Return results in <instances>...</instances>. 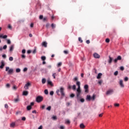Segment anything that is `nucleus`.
Listing matches in <instances>:
<instances>
[{"mask_svg":"<svg viewBox=\"0 0 129 129\" xmlns=\"http://www.w3.org/2000/svg\"><path fill=\"white\" fill-rule=\"evenodd\" d=\"M5 71L8 72V74H10V75L13 74V73H14V69H10V67H7L6 68Z\"/></svg>","mask_w":129,"mask_h":129,"instance_id":"1","label":"nucleus"},{"mask_svg":"<svg viewBox=\"0 0 129 129\" xmlns=\"http://www.w3.org/2000/svg\"><path fill=\"white\" fill-rule=\"evenodd\" d=\"M43 98L41 96H38L36 97V102H42L43 101Z\"/></svg>","mask_w":129,"mask_h":129,"instance_id":"2","label":"nucleus"},{"mask_svg":"<svg viewBox=\"0 0 129 129\" xmlns=\"http://www.w3.org/2000/svg\"><path fill=\"white\" fill-rule=\"evenodd\" d=\"M80 94H81V89H77V97L78 98L79 96H80Z\"/></svg>","mask_w":129,"mask_h":129,"instance_id":"3","label":"nucleus"},{"mask_svg":"<svg viewBox=\"0 0 129 129\" xmlns=\"http://www.w3.org/2000/svg\"><path fill=\"white\" fill-rule=\"evenodd\" d=\"M60 92L61 93V95L62 97L65 96V93H64V88L61 87L60 89Z\"/></svg>","mask_w":129,"mask_h":129,"instance_id":"4","label":"nucleus"},{"mask_svg":"<svg viewBox=\"0 0 129 129\" xmlns=\"http://www.w3.org/2000/svg\"><path fill=\"white\" fill-rule=\"evenodd\" d=\"M84 88L85 89V92L86 93H88V92H89V90H88V88H89L88 85H85L84 86Z\"/></svg>","mask_w":129,"mask_h":129,"instance_id":"5","label":"nucleus"},{"mask_svg":"<svg viewBox=\"0 0 129 129\" xmlns=\"http://www.w3.org/2000/svg\"><path fill=\"white\" fill-rule=\"evenodd\" d=\"M93 56L96 58V59H99V58H100V55L96 53V52H95L93 54Z\"/></svg>","mask_w":129,"mask_h":129,"instance_id":"6","label":"nucleus"},{"mask_svg":"<svg viewBox=\"0 0 129 129\" xmlns=\"http://www.w3.org/2000/svg\"><path fill=\"white\" fill-rule=\"evenodd\" d=\"M112 93H113V90L110 89L106 92V95H109V94H112Z\"/></svg>","mask_w":129,"mask_h":129,"instance_id":"7","label":"nucleus"},{"mask_svg":"<svg viewBox=\"0 0 129 129\" xmlns=\"http://www.w3.org/2000/svg\"><path fill=\"white\" fill-rule=\"evenodd\" d=\"M119 60H121V56L120 55H118L116 58H115L114 60V63H117V61Z\"/></svg>","mask_w":129,"mask_h":129,"instance_id":"8","label":"nucleus"},{"mask_svg":"<svg viewBox=\"0 0 129 129\" xmlns=\"http://www.w3.org/2000/svg\"><path fill=\"white\" fill-rule=\"evenodd\" d=\"M119 84L122 88H123L124 87V85H123V81L122 80H120L119 82Z\"/></svg>","mask_w":129,"mask_h":129,"instance_id":"9","label":"nucleus"},{"mask_svg":"<svg viewBox=\"0 0 129 129\" xmlns=\"http://www.w3.org/2000/svg\"><path fill=\"white\" fill-rule=\"evenodd\" d=\"M30 86H31V83H27L24 86V88L25 89L27 90V89H29V88L30 87Z\"/></svg>","mask_w":129,"mask_h":129,"instance_id":"10","label":"nucleus"},{"mask_svg":"<svg viewBox=\"0 0 129 129\" xmlns=\"http://www.w3.org/2000/svg\"><path fill=\"white\" fill-rule=\"evenodd\" d=\"M0 38L1 39H7V38H8V35H4V34H0Z\"/></svg>","mask_w":129,"mask_h":129,"instance_id":"11","label":"nucleus"},{"mask_svg":"<svg viewBox=\"0 0 129 129\" xmlns=\"http://www.w3.org/2000/svg\"><path fill=\"white\" fill-rule=\"evenodd\" d=\"M47 45H48V43L46 41H44L42 43V46L45 48H47Z\"/></svg>","mask_w":129,"mask_h":129,"instance_id":"12","label":"nucleus"},{"mask_svg":"<svg viewBox=\"0 0 129 129\" xmlns=\"http://www.w3.org/2000/svg\"><path fill=\"white\" fill-rule=\"evenodd\" d=\"M29 94V92L28 91H24L23 92V95H24L25 96H27Z\"/></svg>","mask_w":129,"mask_h":129,"instance_id":"13","label":"nucleus"},{"mask_svg":"<svg viewBox=\"0 0 129 129\" xmlns=\"http://www.w3.org/2000/svg\"><path fill=\"white\" fill-rule=\"evenodd\" d=\"M86 100L90 101L91 100V96L90 95H87L86 98Z\"/></svg>","mask_w":129,"mask_h":129,"instance_id":"14","label":"nucleus"},{"mask_svg":"<svg viewBox=\"0 0 129 129\" xmlns=\"http://www.w3.org/2000/svg\"><path fill=\"white\" fill-rule=\"evenodd\" d=\"M15 126H16V123L12 122L10 124V127L14 128Z\"/></svg>","mask_w":129,"mask_h":129,"instance_id":"15","label":"nucleus"},{"mask_svg":"<svg viewBox=\"0 0 129 129\" xmlns=\"http://www.w3.org/2000/svg\"><path fill=\"white\" fill-rule=\"evenodd\" d=\"M112 62V58L110 56H109V60L108 63L109 64H111V62Z\"/></svg>","mask_w":129,"mask_h":129,"instance_id":"16","label":"nucleus"},{"mask_svg":"<svg viewBox=\"0 0 129 129\" xmlns=\"http://www.w3.org/2000/svg\"><path fill=\"white\" fill-rule=\"evenodd\" d=\"M101 76H102V74L101 73H99L98 74V76L97 77V79H100V78H101Z\"/></svg>","mask_w":129,"mask_h":129,"instance_id":"17","label":"nucleus"},{"mask_svg":"<svg viewBox=\"0 0 129 129\" xmlns=\"http://www.w3.org/2000/svg\"><path fill=\"white\" fill-rule=\"evenodd\" d=\"M71 123V121H70V120L69 119L66 120L65 121L66 124H70Z\"/></svg>","mask_w":129,"mask_h":129,"instance_id":"18","label":"nucleus"},{"mask_svg":"<svg viewBox=\"0 0 129 129\" xmlns=\"http://www.w3.org/2000/svg\"><path fill=\"white\" fill-rule=\"evenodd\" d=\"M4 67H5V63H4V61H2L1 66H0V68H1V69H3V68H4Z\"/></svg>","mask_w":129,"mask_h":129,"instance_id":"19","label":"nucleus"},{"mask_svg":"<svg viewBox=\"0 0 129 129\" xmlns=\"http://www.w3.org/2000/svg\"><path fill=\"white\" fill-rule=\"evenodd\" d=\"M13 51H14V45H12L10 48V51L13 52Z\"/></svg>","mask_w":129,"mask_h":129,"instance_id":"20","label":"nucleus"},{"mask_svg":"<svg viewBox=\"0 0 129 129\" xmlns=\"http://www.w3.org/2000/svg\"><path fill=\"white\" fill-rule=\"evenodd\" d=\"M76 85L78 86V89H80V82L77 81Z\"/></svg>","mask_w":129,"mask_h":129,"instance_id":"21","label":"nucleus"},{"mask_svg":"<svg viewBox=\"0 0 129 129\" xmlns=\"http://www.w3.org/2000/svg\"><path fill=\"white\" fill-rule=\"evenodd\" d=\"M80 126L81 128H85V125H84V124H83V123H81L80 125Z\"/></svg>","mask_w":129,"mask_h":129,"instance_id":"22","label":"nucleus"},{"mask_svg":"<svg viewBox=\"0 0 129 129\" xmlns=\"http://www.w3.org/2000/svg\"><path fill=\"white\" fill-rule=\"evenodd\" d=\"M27 110H31V109H32V106L31 105L27 106Z\"/></svg>","mask_w":129,"mask_h":129,"instance_id":"23","label":"nucleus"},{"mask_svg":"<svg viewBox=\"0 0 129 129\" xmlns=\"http://www.w3.org/2000/svg\"><path fill=\"white\" fill-rule=\"evenodd\" d=\"M42 84H45L46 83V79H42Z\"/></svg>","mask_w":129,"mask_h":129,"instance_id":"24","label":"nucleus"},{"mask_svg":"<svg viewBox=\"0 0 129 129\" xmlns=\"http://www.w3.org/2000/svg\"><path fill=\"white\" fill-rule=\"evenodd\" d=\"M47 83L49 85H53L52 84V82L49 80H47Z\"/></svg>","mask_w":129,"mask_h":129,"instance_id":"25","label":"nucleus"},{"mask_svg":"<svg viewBox=\"0 0 129 129\" xmlns=\"http://www.w3.org/2000/svg\"><path fill=\"white\" fill-rule=\"evenodd\" d=\"M72 88L73 90H76V85H74L72 87Z\"/></svg>","mask_w":129,"mask_h":129,"instance_id":"26","label":"nucleus"},{"mask_svg":"<svg viewBox=\"0 0 129 129\" xmlns=\"http://www.w3.org/2000/svg\"><path fill=\"white\" fill-rule=\"evenodd\" d=\"M114 75L115 76H117L118 75V71H116V72H114Z\"/></svg>","mask_w":129,"mask_h":129,"instance_id":"27","label":"nucleus"},{"mask_svg":"<svg viewBox=\"0 0 129 129\" xmlns=\"http://www.w3.org/2000/svg\"><path fill=\"white\" fill-rule=\"evenodd\" d=\"M41 59L42 60V61H45V60H46V56H41Z\"/></svg>","mask_w":129,"mask_h":129,"instance_id":"28","label":"nucleus"},{"mask_svg":"<svg viewBox=\"0 0 129 129\" xmlns=\"http://www.w3.org/2000/svg\"><path fill=\"white\" fill-rule=\"evenodd\" d=\"M16 73H20V72H21V69H17L16 70Z\"/></svg>","mask_w":129,"mask_h":129,"instance_id":"29","label":"nucleus"},{"mask_svg":"<svg viewBox=\"0 0 129 129\" xmlns=\"http://www.w3.org/2000/svg\"><path fill=\"white\" fill-rule=\"evenodd\" d=\"M102 82H103V81L102 80H101L98 82V84H99V85H101Z\"/></svg>","mask_w":129,"mask_h":129,"instance_id":"30","label":"nucleus"},{"mask_svg":"<svg viewBox=\"0 0 129 129\" xmlns=\"http://www.w3.org/2000/svg\"><path fill=\"white\" fill-rule=\"evenodd\" d=\"M79 42H80V43H83V40H82L81 37H79Z\"/></svg>","mask_w":129,"mask_h":129,"instance_id":"31","label":"nucleus"},{"mask_svg":"<svg viewBox=\"0 0 129 129\" xmlns=\"http://www.w3.org/2000/svg\"><path fill=\"white\" fill-rule=\"evenodd\" d=\"M44 93H45V94L47 95L49 93V92H48V90H47V89L45 90Z\"/></svg>","mask_w":129,"mask_h":129,"instance_id":"32","label":"nucleus"},{"mask_svg":"<svg viewBox=\"0 0 129 129\" xmlns=\"http://www.w3.org/2000/svg\"><path fill=\"white\" fill-rule=\"evenodd\" d=\"M9 60L10 61H14V57H13L12 56L10 57Z\"/></svg>","mask_w":129,"mask_h":129,"instance_id":"33","label":"nucleus"},{"mask_svg":"<svg viewBox=\"0 0 129 129\" xmlns=\"http://www.w3.org/2000/svg\"><path fill=\"white\" fill-rule=\"evenodd\" d=\"M14 101H15V102H18V101H19V98H17L16 99H14Z\"/></svg>","mask_w":129,"mask_h":129,"instance_id":"34","label":"nucleus"},{"mask_svg":"<svg viewBox=\"0 0 129 129\" xmlns=\"http://www.w3.org/2000/svg\"><path fill=\"white\" fill-rule=\"evenodd\" d=\"M80 101H81V102H84V101H85V100L84 98H81L80 99Z\"/></svg>","mask_w":129,"mask_h":129,"instance_id":"35","label":"nucleus"},{"mask_svg":"<svg viewBox=\"0 0 129 129\" xmlns=\"http://www.w3.org/2000/svg\"><path fill=\"white\" fill-rule=\"evenodd\" d=\"M51 27L52 28V29H55V28L56 27V26L54 24L52 23L51 24Z\"/></svg>","mask_w":129,"mask_h":129,"instance_id":"36","label":"nucleus"},{"mask_svg":"<svg viewBox=\"0 0 129 129\" xmlns=\"http://www.w3.org/2000/svg\"><path fill=\"white\" fill-rule=\"evenodd\" d=\"M47 110H48L49 111H50V110H51V106H49L47 108H46Z\"/></svg>","mask_w":129,"mask_h":129,"instance_id":"37","label":"nucleus"},{"mask_svg":"<svg viewBox=\"0 0 129 129\" xmlns=\"http://www.w3.org/2000/svg\"><path fill=\"white\" fill-rule=\"evenodd\" d=\"M124 80L125 82L128 81V78H127V77H125L124 79Z\"/></svg>","mask_w":129,"mask_h":129,"instance_id":"38","label":"nucleus"},{"mask_svg":"<svg viewBox=\"0 0 129 129\" xmlns=\"http://www.w3.org/2000/svg\"><path fill=\"white\" fill-rule=\"evenodd\" d=\"M13 89H14V90H17V89H18V87H17V86L14 85L13 86Z\"/></svg>","mask_w":129,"mask_h":129,"instance_id":"39","label":"nucleus"},{"mask_svg":"<svg viewBox=\"0 0 129 129\" xmlns=\"http://www.w3.org/2000/svg\"><path fill=\"white\" fill-rule=\"evenodd\" d=\"M59 92H60V90H57L56 93L57 94V95L60 96V94H59Z\"/></svg>","mask_w":129,"mask_h":129,"instance_id":"40","label":"nucleus"},{"mask_svg":"<svg viewBox=\"0 0 129 129\" xmlns=\"http://www.w3.org/2000/svg\"><path fill=\"white\" fill-rule=\"evenodd\" d=\"M110 40L109 38H106L105 40L106 43H109Z\"/></svg>","mask_w":129,"mask_h":129,"instance_id":"41","label":"nucleus"},{"mask_svg":"<svg viewBox=\"0 0 129 129\" xmlns=\"http://www.w3.org/2000/svg\"><path fill=\"white\" fill-rule=\"evenodd\" d=\"M114 106L118 107V106H119V104H118V103H115V104H114Z\"/></svg>","mask_w":129,"mask_h":129,"instance_id":"42","label":"nucleus"},{"mask_svg":"<svg viewBox=\"0 0 129 129\" xmlns=\"http://www.w3.org/2000/svg\"><path fill=\"white\" fill-rule=\"evenodd\" d=\"M72 88V87H71V85H70V84H69L68 86V89H71Z\"/></svg>","mask_w":129,"mask_h":129,"instance_id":"43","label":"nucleus"},{"mask_svg":"<svg viewBox=\"0 0 129 129\" xmlns=\"http://www.w3.org/2000/svg\"><path fill=\"white\" fill-rule=\"evenodd\" d=\"M54 95V92L53 91H51L50 92V95L53 96Z\"/></svg>","mask_w":129,"mask_h":129,"instance_id":"44","label":"nucleus"},{"mask_svg":"<svg viewBox=\"0 0 129 129\" xmlns=\"http://www.w3.org/2000/svg\"><path fill=\"white\" fill-rule=\"evenodd\" d=\"M7 48H8V46L7 45H5L4 46H3V49L4 50H6V49H7Z\"/></svg>","mask_w":129,"mask_h":129,"instance_id":"45","label":"nucleus"},{"mask_svg":"<svg viewBox=\"0 0 129 129\" xmlns=\"http://www.w3.org/2000/svg\"><path fill=\"white\" fill-rule=\"evenodd\" d=\"M74 96H75V95L74 94H72L70 95V97H71L72 98H73Z\"/></svg>","mask_w":129,"mask_h":129,"instance_id":"46","label":"nucleus"},{"mask_svg":"<svg viewBox=\"0 0 129 129\" xmlns=\"http://www.w3.org/2000/svg\"><path fill=\"white\" fill-rule=\"evenodd\" d=\"M62 65V62H60L57 64V67H60Z\"/></svg>","mask_w":129,"mask_h":129,"instance_id":"47","label":"nucleus"},{"mask_svg":"<svg viewBox=\"0 0 129 129\" xmlns=\"http://www.w3.org/2000/svg\"><path fill=\"white\" fill-rule=\"evenodd\" d=\"M26 71H28V68H25L23 69V72H26Z\"/></svg>","mask_w":129,"mask_h":129,"instance_id":"48","label":"nucleus"},{"mask_svg":"<svg viewBox=\"0 0 129 129\" xmlns=\"http://www.w3.org/2000/svg\"><path fill=\"white\" fill-rule=\"evenodd\" d=\"M120 70H121V71H123L124 70V68L123 67H120Z\"/></svg>","mask_w":129,"mask_h":129,"instance_id":"49","label":"nucleus"},{"mask_svg":"<svg viewBox=\"0 0 129 129\" xmlns=\"http://www.w3.org/2000/svg\"><path fill=\"white\" fill-rule=\"evenodd\" d=\"M21 57H22V59H25L26 58V55H25L24 54H22L21 55Z\"/></svg>","mask_w":129,"mask_h":129,"instance_id":"50","label":"nucleus"},{"mask_svg":"<svg viewBox=\"0 0 129 129\" xmlns=\"http://www.w3.org/2000/svg\"><path fill=\"white\" fill-rule=\"evenodd\" d=\"M52 77H53L54 79H55L56 78V73L53 74Z\"/></svg>","mask_w":129,"mask_h":129,"instance_id":"51","label":"nucleus"},{"mask_svg":"<svg viewBox=\"0 0 129 129\" xmlns=\"http://www.w3.org/2000/svg\"><path fill=\"white\" fill-rule=\"evenodd\" d=\"M77 80H78V78H77V77H76L74 79V81H77Z\"/></svg>","mask_w":129,"mask_h":129,"instance_id":"52","label":"nucleus"},{"mask_svg":"<svg viewBox=\"0 0 129 129\" xmlns=\"http://www.w3.org/2000/svg\"><path fill=\"white\" fill-rule=\"evenodd\" d=\"M12 25H8V29H10V30H12Z\"/></svg>","mask_w":129,"mask_h":129,"instance_id":"53","label":"nucleus"},{"mask_svg":"<svg viewBox=\"0 0 129 129\" xmlns=\"http://www.w3.org/2000/svg\"><path fill=\"white\" fill-rule=\"evenodd\" d=\"M2 57H3V58H4V59H6V58H7V55H6V54H3V55H2Z\"/></svg>","mask_w":129,"mask_h":129,"instance_id":"54","label":"nucleus"},{"mask_svg":"<svg viewBox=\"0 0 129 129\" xmlns=\"http://www.w3.org/2000/svg\"><path fill=\"white\" fill-rule=\"evenodd\" d=\"M47 20H48V18L44 17V18H43V21L44 22H45V21H47Z\"/></svg>","mask_w":129,"mask_h":129,"instance_id":"55","label":"nucleus"},{"mask_svg":"<svg viewBox=\"0 0 129 129\" xmlns=\"http://www.w3.org/2000/svg\"><path fill=\"white\" fill-rule=\"evenodd\" d=\"M37 51H36V49H35L33 51H32V53L33 54H36Z\"/></svg>","mask_w":129,"mask_h":129,"instance_id":"56","label":"nucleus"},{"mask_svg":"<svg viewBox=\"0 0 129 129\" xmlns=\"http://www.w3.org/2000/svg\"><path fill=\"white\" fill-rule=\"evenodd\" d=\"M59 128L60 129H65V126H60V127H59Z\"/></svg>","mask_w":129,"mask_h":129,"instance_id":"57","label":"nucleus"},{"mask_svg":"<svg viewBox=\"0 0 129 129\" xmlns=\"http://www.w3.org/2000/svg\"><path fill=\"white\" fill-rule=\"evenodd\" d=\"M52 118L53 119H54V120L57 119V117L56 116H52Z\"/></svg>","mask_w":129,"mask_h":129,"instance_id":"58","label":"nucleus"},{"mask_svg":"<svg viewBox=\"0 0 129 129\" xmlns=\"http://www.w3.org/2000/svg\"><path fill=\"white\" fill-rule=\"evenodd\" d=\"M5 108H9V105H8V104H6L5 105Z\"/></svg>","mask_w":129,"mask_h":129,"instance_id":"59","label":"nucleus"},{"mask_svg":"<svg viewBox=\"0 0 129 129\" xmlns=\"http://www.w3.org/2000/svg\"><path fill=\"white\" fill-rule=\"evenodd\" d=\"M91 99H93V100H94L95 99V95H94L91 98Z\"/></svg>","mask_w":129,"mask_h":129,"instance_id":"60","label":"nucleus"},{"mask_svg":"<svg viewBox=\"0 0 129 129\" xmlns=\"http://www.w3.org/2000/svg\"><path fill=\"white\" fill-rule=\"evenodd\" d=\"M11 40L10 39H8L7 40V44H11Z\"/></svg>","mask_w":129,"mask_h":129,"instance_id":"61","label":"nucleus"},{"mask_svg":"<svg viewBox=\"0 0 129 129\" xmlns=\"http://www.w3.org/2000/svg\"><path fill=\"white\" fill-rule=\"evenodd\" d=\"M63 53H64V54H68V51H67V50H64V51H63Z\"/></svg>","mask_w":129,"mask_h":129,"instance_id":"62","label":"nucleus"},{"mask_svg":"<svg viewBox=\"0 0 129 129\" xmlns=\"http://www.w3.org/2000/svg\"><path fill=\"white\" fill-rule=\"evenodd\" d=\"M22 52L23 54H25L26 53V49H23Z\"/></svg>","mask_w":129,"mask_h":129,"instance_id":"63","label":"nucleus"},{"mask_svg":"<svg viewBox=\"0 0 129 129\" xmlns=\"http://www.w3.org/2000/svg\"><path fill=\"white\" fill-rule=\"evenodd\" d=\"M22 120H23L24 121H25V120H26V117H23L22 118Z\"/></svg>","mask_w":129,"mask_h":129,"instance_id":"64","label":"nucleus"}]
</instances>
